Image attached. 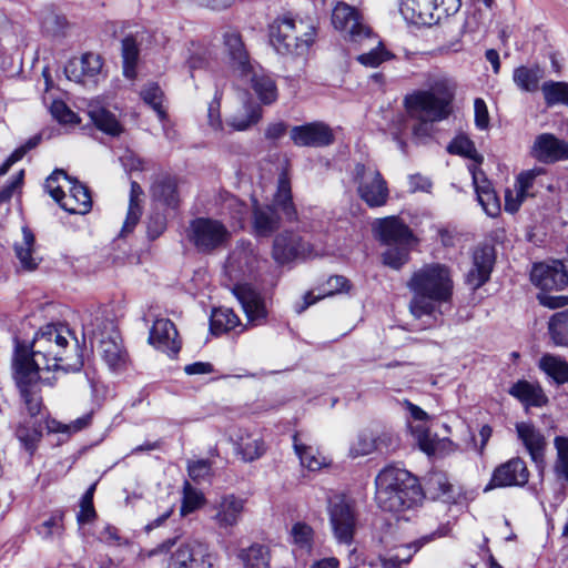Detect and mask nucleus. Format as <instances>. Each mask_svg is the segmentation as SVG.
I'll return each instance as SVG.
<instances>
[{
    "mask_svg": "<svg viewBox=\"0 0 568 568\" xmlns=\"http://www.w3.org/2000/svg\"><path fill=\"white\" fill-rule=\"evenodd\" d=\"M62 514H54L49 519L39 525L36 530L42 539H50L54 535H61L63 531Z\"/></svg>",
    "mask_w": 568,
    "mask_h": 568,
    "instance_id": "obj_59",
    "label": "nucleus"
},
{
    "mask_svg": "<svg viewBox=\"0 0 568 568\" xmlns=\"http://www.w3.org/2000/svg\"><path fill=\"white\" fill-rule=\"evenodd\" d=\"M332 23L336 30L344 33L346 40L353 43L354 36H359L366 30H371L364 21L362 14L349 4L338 2L332 13Z\"/></svg>",
    "mask_w": 568,
    "mask_h": 568,
    "instance_id": "obj_17",
    "label": "nucleus"
},
{
    "mask_svg": "<svg viewBox=\"0 0 568 568\" xmlns=\"http://www.w3.org/2000/svg\"><path fill=\"white\" fill-rule=\"evenodd\" d=\"M459 0H400V13L407 22L432 26L456 13Z\"/></svg>",
    "mask_w": 568,
    "mask_h": 568,
    "instance_id": "obj_6",
    "label": "nucleus"
},
{
    "mask_svg": "<svg viewBox=\"0 0 568 568\" xmlns=\"http://www.w3.org/2000/svg\"><path fill=\"white\" fill-rule=\"evenodd\" d=\"M410 429L420 449L428 455L433 454L436 448V443L429 430L424 425L410 426Z\"/></svg>",
    "mask_w": 568,
    "mask_h": 568,
    "instance_id": "obj_61",
    "label": "nucleus"
},
{
    "mask_svg": "<svg viewBox=\"0 0 568 568\" xmlns=\"http://www.w3.org/2000/svg\"><path fill=\"white\" fill-rule=\"evenodd\" d=\"M329 524L339 544L351 545L357 527V515L353 504L342 495L328 501Z\"/></svg>",
    "mask_w": 568,
    "mask_h": 568,
    "instance_id": "obj_9",
    "label": "nucleus"
},
{
    "mask_svg": "<svg viewBox=\"0 0 568 568\" xmlns=\"http://www.w3.org/2000/svg\"><path fill=\"white\" fill-rule=\"evenodd\" d=\"M348 290H349V283L346 277L341 276V275L331 276L326 281L324 287L322 288V291L318 295H314L313 292H307L304 295V304L296 311H297V313H301L304 310H306L308 306L313 305L314 303H316L317 301H320L324 297L332 296L334 294H338V293H343V292H347Z\"/></svg>",
    "mask_w": 568,
    "mask_h": 568,
    "instance_id": "obj_41",
    "label": "nucleus"
},
{
    "mask_svg": "<svg viewBox=\"0 0 568 568\" xmlns=\"http://www.w3.org/2000/svg\"><path fill=\"white\" fill-rule=\"evenodd\" d=\"M88 115L95 128L108 135L119 136L123 132V125L116 115L99 101L88 104Z\"/></svg>",
    "mask_w": 568,
    "mask_h": 568,
    "instance_id": "obj_31",
    "label": "nucleus"
},
{
    "mask_svg": "<svg viewBox=\"0 0 568 568\" xmlns=\"http://www.w3.org/2000/svg\"><path fill=\"white\" fill-rule=\"evenodd\" d=\"M50 111L52 116L61 123L75 124L80 122L78 115L62 101H53Z\"/></svg>",
    "mask_w": 568,
    "mask_h": 568,
    "instance_id": "obj_64",
    "label": "nucleus"
},
{
    "mask_svg": "<svg viewBox=\"0 0 568 568\" xmlns=\"http://www.w3.org/2000/svg\"><path fill=\"white\" fill-rule=\"evenodd\" d=\"M138 57L139 49L135 41L131 38H125L122 41L123 74L125 78H135Z\"/></svg>",
    "mask_w": 568,
    "mask_h": 568,
    "instance_id": "obj_52",
    "label": "nucleus"
},
{
    "mask_svg": "<svg viewBox=\"0 0 568 568\" xmlns=\"http://www.w3.org/2000/svg\"><path fill=\"white\" fill-rule=\"evenodd\" d=\"M12 375L30 416H37L41 409L39 383L52 384L54 376H45L37 369H27L22 359L12 365Z\"/></svg>",
    "mask_w": 568,
    "mask_h": 568,
    "instance_id": "obj_10",
    "label": "nucleus"
},
{
    "mask_svg": "<svg viewBox=\"0 0 568 568\" xmlns=\"http://www.w3.org/2000/svg\"><path fill=\"white\" fill-rule=\"evenodd\" d=\"M454 85L445 78L436 80L429 90H417L407 94L404 105L409 118L420 121L414 134H426L428 122H437L450 114Z\"/></svg>",
    "mask_w": 568,
    "mask_h": 568,
    "instance_id": "obj_4",
    "label": "nucleus"
},
{
    "mask_svg": "<svg viewBox=\"0 0 568 568\" xmlns=\"http://www.w3.org/2000/svg\"><path fill=\"white\" fill-rule=\"evenodd\" d=\"M376 452V444L373 433H361L349 447L352 457L367 456Z\"/></svg>",
    "mask_w": 568,
    "mask_h": 568,
    "instance_id": "obj_56",
    "label": "nucleus"
},
{
    "mask_svg": "<svg viewBox=\"0 0 568 568\" xmlns=\"http://www.w3.org/2000/svg\"><path fill=\"white\" fill-rule=\"evenodd\" d=\"M221 99H222V93L220 91H216L214 94V98L210 102L209 109H207V123H209L210 128L216 133H221L224 131V126H223V123L221 120V112H220Z\"/></svg>",
    "mask_w": 568,
    "mask_h": 568,
    "instance_id": "obj_60",
    "label": "nucleus"
},
{
    "mask_svg": "<svg viewBox=\"0 0 568 568\" xmlns=\"http://www.w3.org/2000/svg\"><path fill=\"white\" fill-rule=\"evenodd\" d=\"M233 293L246 315L247 322L257 326L265 322L267 311L261 295L247 284L236 283Z\"/></svg>",
    "mask_w": 568,
    "mask_h": 568,
    "instance_id": "obj_21",
    "label": "nucleus"
},
{
    "mask_svg": "<svg viewBox=\"0 0 568 568\" xmlns=\"http://www.w3.org/2000/svg\"><path fill=\"white\" fill-rule=\"evenodd\" d=\"M100 354L112 369L119 368L125 361V354L121 344L113 337L101 341Z\"/></svg>",
    "mask_w": 568,
    "mask_h": 568,
    "instance_id": "obj_49",
    "label": "nucleus"
},
{
    "mask_svg": "<svg viewBox=\"0 0 568 568\" xmlns=\"http://www.w3.org/2000/svg\"><path fill=\"white\" fill-rule=\"evenodd\" d=\"M102 69V60L95 53H85L79 58H72L64 67V74L70 81L87 83L93 80Z\"/></svg>",
    "mask_w": 568,
    "mask_h": 568,
    "instance_id": "obj_24",
    "label": "nucleus"
},
{
    "mask_svg": "<svg viewBox=\"0 0 568 568\" xmlns=\"http://www.w3.org/2000/svg\"><path fill=\"white\" fill-rule=\"evenodd\" d=\"M315 26L302 18L284 14L270 26V40L281 54L304 55L316 41Z\"/></svg>",
    "mask_w": 568,
    "mask_h": 568,
    "instance_id": "obj_5",
    "label": "nucleus"
},
{
    "mask_svg": "<svg viewBox=\"0 0 568 568\" xmlns=\"http://www.w3.org/2000/svg\"><path fill=\"white\" fill-rule=\"evenodd\" d=\"M16 435L26 450L32 454L37 447L38 442L40 440L41 432L36 427L33 423H26L18 426Z\"/></svg>",
    "mask_w": 568,
    "mask_h": 568,
    "instance_id": "obj_54",
    "label": "nucleus"
},
{
    "mask_svg": "<svg viewBox=\"0 0 568 568\" xmlns=\"http://www.w3.org/2000/svg\"><path fill=\"white\" fill-rule=\"evenodd\" d=\"M544 72L539 67H519L514 71V82L516 85L527 92H534L538 89Z\"/></svg>",
    "mask_w": 568,
    "mask_h": 568,
    "instance_id": "obj_44",
    "label": "nucleus"
},
{
    "mask_svg": "<svg viewBox=\"0 0 568 568\" xmlns=\"http://www.w3.org/2000/svg\"><path fill=\"white\" fill-rule=\"evenodd\" d=\"M73 339L67 326L48 324L36 333L30 346L17 343L12 365L22 359L24 368L37 369L45 376L78 369L81 362L78 359L75 363H70L65 356L70 341Z\"/></svg>",
    "mask_w": 568,
    "mask_h": 568,
    "instance_id": "obj_1",
    "label": "nucleus"
},
{
    "mask_svg": "<svg viewBox=\"0 0 568 568\" xmlns=\"http://www.w3.org/2000/svg\"><path fill=\"white\" fill-rule=\"evenodd\" d=\"M237 75L251 83L253 91L262 103L272 104L276 101L277 88L275 81L260 67L251 64L250 72L237 73Z\"/></svg>",
    "mask_w": 568,
    "mask_h": 568,
    "instance_id": "obj_28",
    "label": "nucleus"
},
{
    "mask_svg": "<svg viewBox=\"0 0 568 568\" xmlns=\"http://www.w3.org/2000/svg\"><path fill=\"white\" fill-rule=\"evenodd\" d=\"M375 481L376 500L385 511L399 514L417 507L424 499L418 479L406 469L386 467Z\"/></svg>",
    "mask_w": 568,
    "mask_h": 568,
    "instance_id": "obj_3",
    "label": "nucleus"
},
{
    "mask_svg": "<svg viewBox=\"0 0 568 568\" xmlns=\"http://www.w3.org/2000/svg\"><path fill=\"white\" fill-rule=\"evenodd\" d=\"M548 331L555 345L568 347V310L550 317Z\"/></svg>",
    "mask_w": 568,
    "mask_h": 568,
    "instance_id": "obj_47",
    "label": "nucleus"
},
{
    "mask_svg": "<svg viewBox=\"0 0 568 568\" xmlns=\"http://www.w3.org/2000/svg\"><path fill=\"white\" fill-rule=\"evenodd\" d=\"M69 193L63 194L60 202L61 209L71 214H85L92 207V200L89 190L77 181L69 183Z\"/></svg>",
    "mask_w": 568,
    "mask_h": 568,
    "instance_id": "obj_32",
    "label": "nucleus"
},
{
    "mask_svg": "<svg viewBox=\"0 0 568 568\" xmlns=\"http://www.w3.org/2000/svg\"><path fill=\"white\" fill-rule=\"evenodd\" d=\"M149 342L156 348L169 354H176L181 347L178 341L175 325L168 318H159L153 323Z\"/></svg>",
    "mask_w": 568,
    "mask_h": 568,
    "instance_id": "obj_27",
    "label": "nucleus"
},
{
    "mask_svg": "<svg viewBox=\"0 0 568 568\" xmlns=\"http://www.w3.org/2000/svg\"><path fill=\"white\" fill-rule=\"evenodd\" d=\"M223 43L230 58V63L233 71L237 73H247L251 71V60L242 36L237 30L227 29L223 33Z\"/></svg>",
    "mask_w": 568,
    "mask_h": 568,
    "instance_id": "obj_26",
    "label": "nucleus"
},
{
    "mask_svg": "<svg viewBox=\"0 0 568 568\" xmlns=\"http://www.w3.org/2000/svg\"><path fill=\"white\" fill-rule=\"evenodd\" d=\"M359 36H354L353 43L356 48L364 50L356 57V61L366 68H377L382 63L394 59V54L387 50L373 30H366Z\"/></svg>",
    "mask_w": 568,
    "mask_h": 568,
    "instance_id": "obj_12",
    "label": "nucleus"
},
{
    "mask_svg": "<svg viewBox=\"0 0 568 568\" xmlns=\"http://www.w3.org/2000/svg\"><path fill=\"white\" fill-rule=\"evenodd\" d=\"M528 480L529 470L526 463L519 457H514L494 469L491 478L484 491L503 487H523Z\"/></svg>",
    "mask_w": 568,
    "mask_h": 568,
    "instance_id": "obj_14",
    "label": "nucleus"
},
{
    "mask_svg": "<svg viewBox=\"0 0 568 568\" xmlns=\"http://www.w3.org/2000/svg\"><path fill=\"white\" fill-rule=\"evenodd\" d=\"M538 367L556 384L568 383V362L557 355L545 354L538 362Z\"/></svg>",
    "mask_w": 568,
    "mask_h": 568,
    "instance_id": "obj_39",
    "label": "nucleus"
},
{
    "mask_svg": "<svg viewBox=\"0 0 568 568\" xmlns=\"http://www.w3.org/2000/svg\"><path fill=\"white\" fill-rule=\"evenodd\" d=\"M376 236L385 244H412L414 236L409 227L396 216L378 219L373 223Z\"/></svg>",
    "mask_w": 568,
    "mask_h": 568,
    "instance_id": "obj_22",
    "label": "nucleus"
},
{
    "mask_svg": "<svg viewBox=\"0 0 568 568\" xmlns=\"http://www.w3.org/2000/svg\"><path fill=\"white\" fill-rule=\"evenodd\" d=\"M410 244H393L383 253V262L398 270L408 261Z\"/></svg>",
    "mask_w": 568,
    "mask_h": 568,
    "instance_id": "obj_53",
    "label": "nucleus"
},
{
    "mask_svg": "<svg viewBox=\"0 0 568 568\" xmlns=\"http://www.w3.org/2000/svg\"><path fill=\"white\" fill-rule=\"evenodd\" d=\"M530 280L541 291H560L568 285V270L561 261L537 263L530 272Z\"/></svg>",
    "mask_w": 568,
    "mask_h": 568,
    "instance_id": "obj_15",
    "label": "nucleus"
},
{
    "mask_svg": "<svg viewBox=\"0 0 568 568\" xmlns=\"http://www.w3.org/2000/svg\"><path fill=\"white\" fill-rule=\"evenodd\" d=\"M556 460L554 471L557 480L561 481V489L568 485V437L557 436L554 439Z\"/></svg>",
    "mask_w": 568,
    "mask_h": 568,
    "instance_id": "obj_43",
    "label": "nucleus"
},
{
    "mask_svg": "<svg viewBox=\"0 0 568 568\" xmlns=\"http://www.w3.org/2000/svg\"><path fill=\"white\" fill-rule=\"evenodd\" d=\"M354 181L358 196L369 207H381L387 203L389 196L387 182L375 166L356 164Z\"/></svg>",
    "mask_w": 568,
    "mask_h": 568,
    "instance_id": "obj_8",
    "label": "nucleus"
},
{
    "mask_svg": "<svg viewBox=\"0 0 568 568\" xmlns=\"http://www.w3.org/2000/svg\"><path fill=\"white\" fill-rule=\"evenodd\" d=\"M41 27L45 33L57 36L67 27V20L53 10H47L41 17Z\"/></svg>",
    "mask_w": 568,
    "mask_h": 568,
    "instance_id": "obj_58",
    "label": "nucleus"
},
{
    "mask_svg": "<svg viewBox=\"0 0 568 568\" xmlns=\"http://www.w3.org/2000/svg\"><path fill=\"white\" fill-rule=\"evenodd\" d=\"M240 318L227 307H219L213 310L210 317V329L213 334L220 335L240 326Z\"/></svg>",
    "mask_w": 568,
    "mask_h": 568,
    "instance_id": "obj_42",
    "label": "nucleus"
},
{
    "mask_svg": "<svg viewBox=\"0 0 568 568\" xmlns=\"http://www.w3.org/2000/svg\"><path fill=\"white\" fill-rule=\"evenodd\" d=\"M280 226L277 211L271 205H258L254 201L253 227L257 235L268 236Z\"/></svg>",
    "mask_w": 568,
    "mask_h": 568,
    "instance_id": "obj_36",
    "label": "nucleus"
},
{
    "mask_svg": "<svg viewBox=\"0 0 568 568\" xmlns=\"http://www.w3.org/2000/svg\"><path fill=\"white\" fill-rule=\"evenodd\" d=\"M214 561L215 555L206 544L189 540L172 552L168 568H212Z\"/></svg>",
    "mask_w": 568,
    "mask_h": 568,
    "instance_id": "obj_11",
    "label": "nucleus"
},
{
    "mask_svg": "<svg viewBox=\"0 0 568 568\" xmlns=\"http://www.w3.org/2000/svg\"><path fill=\"white\" fill-rule=\"evenodd\" d=\"M495 263V253L491 246L485 245L475 250L473 265L466 274V283L471 290L483 286L490 277Z\"/></svg>",
    "mask_w": 568,
    "mask_h": 568,
    "instance_id": "obj_23",
    "label": "nucleus"
},
{
    "mask_svg": "<svg viewBox=\"0 0 568 568\" xmlns=\"http://www.w3.org/2000/svg\"><path fill=\"white\" fill-rule=\"evenodd\" d=\"M509 394L525 406L542 407L548 403V397L541 386L528 381H518L509 388Z\"/></svg>",
    "mask_w": 568,
    "mask_h": 568,
    "instance_id": "obj_34",
    "label": "nucleus"
},
{
    "mask_svg": "<svg viewBox=\"0 0 568 568\" xmlns=\"http://www.w3.org/2000/svg\"><path fill=\"white\" fill-rule=\"evenodd\" d=\"M61 181L71 183L68 175L63 170H55L47 180L44 187L50 196L60 205V202L63 200V186L61 185Z\"/></svg>",
    "mask_w": 568,
    "mask_h": 568,
    "instance_id": "obj_57",
    "label": "nucleus"
},
{
    "mask_svg": "<svg viewBox=\"0 0 568 568\" xmlns=\"http://www.w3.org/2000/svg\"><path fill=\"white\" fill-rule=\"evenodd\" d=\"M293 447L301 465L312 471L320 470L329 463L327 457L322 455L317 448L306 444L298 433L293 436Z\"/></svg>",
    "mask_w": 568,
    "mask_h": 568,
    "instance_id": "obj_35",
    "label": "nucleus"
},
{
    "mask_svg": "<svg viewBox=\"0 0 568 568\" xmlns=\"http://www.w3.org/2000/svg\"><path fill=\"white\" fill-rule=\"evenodd\" d=\"M290 136L297 146L324 148L334 142V132L324 122H310L293 126Z\"/></svg>",
    "mask_w": 568,
    "mask_h": 568,
    "instance_id": "obj_16",
    "label": "nucleus"
},
{
    "mask_svg": "<svg viewBox=\"0 0 568 568\" xmlns=\"http://www.w3.org/2000/svg\"><path fill=\"white\" fill-rule=\"evenodd\" d=\"M245 503L234 494L223 495L212 505L211 519L219 529L231 531L240 523Z\"/></svg>",
    "mask_w": 568,
    "mask_h": 568,
    "instance_id": "obj_13",
    "label": "nucleus"
},
{
    "mask_svg": "<svg viewBox=\"0 0 568 568\" xmlns=\"http://www.w3.org/2000/svg\"><path fill=\"white\" fill-rule=\"evenodd\" d=\"M152 196L169 206H176L179 202L176 181L170 176L158 180L151 189Z\"/></svg>",
    "mask_w": 568,
    "mask_h": 568,
    "instance_id": "obj_46",
    "label": "nucleus"
},
{
    "mask_svg": "<svg viewBox=\"0 0 568 568\" xmlns=\"http://www.w3.org/2000/svg\"><path fill=\"white\" fill-rule=\"evenodd\" d=\"M541 91L547 105L566 104L568 105V83L547 81L542 84Z\"/></svg>",
    "mask_w": 568,
    "mask_h": 568,
    "instance_id": "obj_50",
    "label": "nucleus"
},
{
    "mask_svg": "<svg viewBox=\"0 0 568 568\" xmlns=\"http://www.w3.org/2000/svg\"><path fill=\"white\" fill-rule=\"evenodd\" d=\"M448 534L447 527H440L436 532L430 536L423 537L420 540L414 544V550H412V545H403L395 549L394 554H388L386 556H381L379 561L382 568H403V565H406L412 559L414 552H416L424 544L434 540L439 537H444Z\"/></svg>",
    "mask_w": 568,
    "mask_h": 568,
    "instance_id": "obj_30",
    "label": "nucleus"
},
{
    "mask_svg": "<svg viewBox=\"0 0 568 568\" xmlns=\"http://www.w3.org/2000/svg\"><path fill=\"white\" fill-rule=\"evenodd\" d=\"M20 266L26 271L38 267L40 258L34 255V235L28 227H22V240L14 245Z\"/></svg>",
    "mask_w": 568,
    "mask_h": 568,
    "instance_id": "obj_38",
    "label": "nucleus"
},
{
    "mask_svg": "<svg viewBox=\"0 0 568 568\" xmlns=\"http://www.w3.org/2000/svg\"><path fill=\"white\" fill-rule=\"evenodd\" d=\"M468 170L471 174L477 199L483 210L491 217L497 216L500 213V202L491 186V183L488 181L480 168L469 165Z\"/></svg>",
    "mask_w": 568,
    "mask_h": 568,
    "instance_id": "obj_25",
    "label": "nucleus"
},
{
    "mask_svg": "<svg viewBox=\"0 0 568 568\" xmlns=\"http://www.w3.org/2000/svg\"><path fill=\"white\" fill-rule=\"evenodd\" d=\"M532 153L539 161L550 163L568 159V144L552 134L539 135L532 148Z\"/></svg>",
    "mask_w": 568,
    "mask_h": 568,
    "instance_id": "obj_29",
    "label": "nucleus"
},
{
    "mask_svg": "<svg viewBox=\"0 0 568 568\" xmlns=\"http://www.w3.org/2000/svg\"><path fill=\"white\" fill-rule=\"evenodd\" d=\"M291 540L294 546L293 551L311 554L314 544V530L305 523H296L291 529Z\"/></svg>",
    "mask_w": 568,
    "mask_h": 568,
    "instance_id": "obj_45",
    "label": "nucleus"
},
{
    "mask_svg": "<svg viewBox=\"0 0 568 568\" xmlns=\"http://www.w3.org/2000/svg\"><path fill=\"white\" fill-rule=\"evenodd\" d=\"M257 257L251 244L237 245L229 255L225 272L232 281L250 276L257 268Z\"/></svg>",
    "mask_w": 568,
    "mask_h": 568,
    "instance_id": "obj_20",
    "label": "nucleus"
},
{
    "mask_svg": "<svg viewBox=\"0 0 568 568\" xmlns=\"http://www.w3.org/2000/svg\"><path fill=\"white\" fill-rule=\"evenodd\" d=\"M94 489H95V484H93L87 490V493L83 495V497L81 499L80 511H79L78 517H77L79 524L90 523L95 517V510H94V507H93V493H94Z\"/></svg>",
    "mask_w": 568,
    "mask_h": 568,
    "instance_id": "obj_63",
    "label": "nucleus"
},
{
    "mask_svg": "<svg viewBox=\"0 0 568 568\" xmlns=\"http://www.w3.org/2000/svg\"><path fill=\"white\" fill-rule=\"evenodd\" d=\"M264 442L250 433L241 432L235 439V452L243 462L258 459L265 453Z\"/></svg>",
    "mask_w": 568,
    "mask_h": 568,
    "instance_id": "obj_37",
    "label": "nucleus"
},
{
    "mask_svg": "<svg viewBox=\"0 0 568 568\" xmlns=\"http://www.w3.org/2000/svg\"><path fill=\"white\" fill-rule=\"evenodd\" d=\"M407 287L413 294L409 311L420 318L433 315L440 304L450 301L454 283L446 265L432 263L414 272Z\"/></svg>",
    "mask_w": 568,
    "mask_h": 568,
    "instance_id": "obj_2",
    "label": "nucleus"
},
{
    "mask_svg": "<svg viewBox=\"0 0 568 568\" xmlns=\"http://www.w3.org/2000/svg\"><path fill=\"white\" fill-rule=\"evenodd\" d=\"M270 559L267 547L253 545L243 555L244 568H271Z\"/></svg>",
    "mask_w": 568,
    "mask_h": 568,
    "instance_id": "obj_51",
    "label": "nucleus"
},
{
    "mask_svg": "<svg viewBox=\"0 0 568 568\" xmlns=\"http://www.w3.org/2000/svg\"><path fill=\"white\" fill-rule=\"evenodd\" d=\"M186 237L200 253H211L229 243L231 232L219 220L196 217L190 222Z\"/></svg>",
    "mask_w": 568,
    "mask_h": 568,
    "instance_id": "obj_7",
    "label": "nucleus"
},
{
    "mask_svg": "<svg viewBox=\"0 0 568 568\" xmlns=\"http://www.w3.org/2000/svg\"><path fill=\"white\" fill-rule=\"evenodd\" d=\"M447 150L452 154L462 155L464 158L471 160L474 163H471L470 165H476L477 168H479V165L483 162V155H480L477 152L474 142L466 135L456 136L449 143Z\"/></svg>",
    "mask_w": 568,
    "mask_h": 568,
    "instance_id": "obj_48",
    "label": "nucleus"
},
{
    "mask_svg": "<svg viewBox=\"0 0 568 568\" xmlns=\"http://www.w3.org/2000/svg\"><path fill=\"white\" fill-rule=\"evenodd\" d=\"M143 191L140 184L136 181L131 182V190H130V199H129V207L125 221L123 223L122 230L120 235L126 236L130 234L134 227L136 226L141 214V201H142Z\"/></svg>",
    "mask_w": 568,
    "mask_h": 568,
    "instance_id": "obj_40",
    "label": "nucleus"
},
{
    "mask_svg": "<svg viewBox=\"0 0 568 568\" xmlns=\"http://www.w3.org/2000/svg\"><path fill=\"white\" fill-rule=\"evenodd\" d=\"M311 253V245L296 233L284 232L274 240L273 258L281 265L297 257H306Z\"/></svg>",
    "mask_w": 568,
    "mask_h": 568,
    "instance_id": "obj_18",
    "label": "nucleus"
},
{
    "mask_svg": "<svg viewBox=\"0 0 568 568\" xmlns=\"http://www.w3.org/2000/svg\"><path fill=\"white\" fill-rule=\"evenodd\" d=\"M203 503V496L197 490L193 489L190 484L184 486V496L181 506V514L183 516L193 513L200 508Z\"/></svg>",
    "mask_w": 568,
    "mask_h": 568,
    "instance_id": "obj_62",
    "label": "nucleus"
},
{
    "mask_svg": "<svg viewBox=\"0 0 568 568\" xmlns=\"http://www.w3.org/2000/svg\"><path fill=\"white\" fill-rule=\"evenodd\" d=\"M517 438L524 445L531 460L538 468L545 464L547 440L542 432L530 422H519L515 425Z\"/></svg>",
    "mask_w": 568,
    "mask_h": 568,
    "instance_id": "obj_19",
    "label": "nucleus"
},
{
    "mask_svg": "<svg viewBox=\"0 0 568 568\" xmlns=\"http://www.w3.org/2000/svg\"><path fill=\"white\" fill-rule=\"evenodd\" d=\"M141 98L158 113L160 119H164L165 112L162 108L163 92L156 83H148L141 91Z\"/></svg>",
    "mask_w": 568,
    "mask_h": 568,
    "instance_id": "obj_55",
    "label": "nucleus"
},
{
    "mask_svg": "<svg viewBox=\"0 0 568 568\" xmlns=\"http://www.w3.org/2000/svg\"><path fill=\"white\" fill-rule=\"evenodd\" d=\"M272 206L280 211L286 221L293 222L297 220V212L292 199L291 182L285 171L278 176Z\"/></svg>",
    "mask_w": 568,
    "mask_h": 568,
    "instance_id": "obj_33",
    "label": "nucleus"
}]
</instances>
